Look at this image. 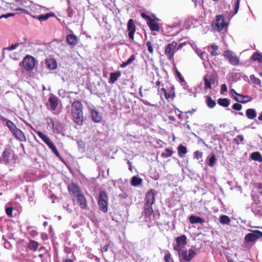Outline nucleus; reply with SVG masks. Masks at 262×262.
<instances>
[{"instance_id": "nucleus-55", "label": "nucleus", "mask_w": 262, "mask_h": 262, "mask_svg": "<svg viewBox=\"0 0 262 262\" xmlns=\"http://www.w3.org/2000/svg\"><path fill=\"white\" fill-rule=\"evenodd\" d=\"M164 96H165V99L167 100H169V99L170 98H174L175 97V94L174 93H173L172 95H170L169 93H168L167 92H166V93H164Z\"/></svg>"}, {"instance_id": "nucleus-4", "label": "nucleus", "mask_w": 262, "mask_h": 262, "mask_svg": "<svg viewBox=\"0 0 262 262\" xmlns=\"http://www.w3.org/2000/svg\"><path fill=\"white\" fill-rule=\"evenodd\" d=\"M98 204L100 210L103 212L106 213L108 211V196L104 191H101L99 194Z\"/></svg>"}, {"instance_id": "nucleus-53", "label": "nucleus", "mask_w": 262, "mask_h": 262, "mask_svg": "<svg viewBox=\"0 0 262 262\" xmlns=\"http://www.w3.org/2000/svg\"><path fill=\"white\" fill-rule=\"evenodd\" d=\"M58 94L60 97L64 98L67 96V93L64 90L61 89L59 90Z\"/></svg>"}, {"instance_id": "nucleus-64", "label": "nucleus", "mask_w": 262, "mask_h": 262, "mask_svg": "<svg viewBox=\"0 0 262 262\" xmlns=\"http://www.w3.org/2000/svg\"><path fill=\"white\" fill-rule=\"evenodd\" d=\"M158 90L159 92V91H162V92L164 93V94L166 93V92H167L165 88H161L160 89L159 88Z\"/></svg>"}, {"instance_id": "nucleus-25", "label": "nucleus", "mask_w": 262, "mask_h": 262, "mask_svg": "<svg viewBox=\"0 0 262 262\" xmlns=\"http://www.w3.org/2000/svg\"><path fill=\"white\" fill-rule=\"evenodd\" d=\"M152 206V205H145L144 212L146 217L150 218V216L153 213L154 210Z\"/></svg>"}, {"instance_id": "nucleus-54", "label": "nucleus", "mask_w": 262, "mask_h": 262, "mask_svg": "<svg viewBox=\"0 0 262 262\" xmlns=\"http://www.w3.org/2000/svg\"><path fill=\"white\" fill-rule=\"evenodd\" d=\"M141 15L142 18L147 20V22L150 21L152 19L149 16L147 15L145 13H142Z\"/></svg>"}, {"instance_id": "nucleus-46", "label": "nucleus", "mask_w": 262, "mask_h": 262, "mask_svg": "<svg viewBox=\"0 0 262 262\" xmlns=\"http://www.w3.org/2000/svg\"><path fill=\"white\" fill-rule=\"evenodd\" d=\"M164 260L165 262H170V261L172 260L171 254L167 252L164 257Z\"/></svg>"}, {"instance_id": "nucleus-36", "label": "nucleus", "mask_w": 262, "mask_h": 262, "mask_svg": "<svg viewBox=\"0 0 262 262\" xmlns=\"http://www.w3.org/2000/svg\"><path fill=\"white\" fill-rule=\"evenodd\" d=\"M250 80L251 81H252V82L256 85H259L260 86V87H261V81L258 78H257L255 76V75H251L250 76Z\"/></svg>"}, {"instance_id": "nucleus-16", "label": "nucleus", "mask_w": 262, "mask_h": 262, "mask_svg": "<svg viewBox=\"0 0 262 262\" xmlns=\"http://www.w3.org/2000/svg\"><path fill=\"white\" fill-rule=\"evenodd\" d=\"M12 133L13 136L20 141H26V137L24 134L19 129L16 128Z\"/></svg>"}, {"instance_id": "nucleus-26", "label": "nucleus", "mask_w": 262, "mask_h": 262, "mask_svg": "<svg viewBox=\"0 0 262 262\" xmlns=\"http://www.w3.org/2000/svg\"><path fill=\"white\" fill-rule=\"evenodd\" d=\"M46 64L47 67L50 70H54L57 68V63L56 61L53 59L47 60Z\"/></svg>"}, {"instance_id": "nucleus-40", "label": "nucleus", "mask_w": 262, "mask_h": 262, "mask_svg": "<svg viewBox=\"0 0 262 262\" xmlns=\"http://www.w3.org/2000/svg\"><path fill=\"white\" fill-rule=\"evenodd\" d=\"M10 154V153L8 150H4L3 152L2 156L3 160L6 162H8Z\"/></svg>"}, {"instance_id": "nucleus-58", "label": "nucleus", "mask_w": 262, "mask_h": 262, "mask_svg": "<svg viewBox=\"0 0 262 262\" xmlns=\"http://www.w3.org/2000/svg\"><path fill=\"white\" fill-rule=\"evenodd\" d=\"M110 247V244H106L105 245H104L102 248V249H101V251L102 252H106L107 250H108V247Z\"/></svg>"}, {"instance_id": "nucleus-15", "label": "nucleus", "mask_w": 262, "mask_h": 262, "mask_svg": "<svg viewBox=\"0 0 262 262\" xmlns=\"http://www.w3.org/2000/svg\"><path fill=\"white\" fill-rule=\"evenodd\" d=\"M238 97L234 96V100L238 102L242 103H246L251 101L252 98L248 95H243L242 94H239L238 96Z\"/></svg>"}, {"instance_id": "nucleus-60", "label": "nucleus", "mask_w": 262, "mask_h": 262, "mask_svg": "<svg viewBox=\"0 0 262 262\" xmlns=\"http://www.w3.org/2000/svg\"><path fill=\"white\" fill-rule=\"evenodd\" d=\"M231 94L233 96H234V95H235L236 96L235 97L238 96V95L239 94L237 93L235 91V90H234V89H232V90H231Z\"/></svg>"}, {"instance_id": "nucleus-50", "label": "nucleus", "mask_w": 262, "mask_h": 262, "mask_svg": "<svg viewBox=\"0 0 262 262\" xmlns=\"http://www.w3.org/2000/svg\"><path fill=\"white\" fill-rule=\"evenodd\" d=\"M13 208L12 207H7L6 209V212L9 216H12V211Z\"/></svg>"}, {"instance_id": "nucleus-38", "label": "nucleus", "mask_w": 262, "mask_h": 262, "mask_svg": "<svg viewBox=\"0 0 262 262\" xmlns=\"http://www.w3.org/2000/svg\"><path fill=\"white\" fill-rule=\"evenodd\" d=\"M229 62L230 64L233 66H236L239 64V60L236 56L233 55L232 57L230 58Z\"/></svg>"}, {"instance_id": "nucleus-39", "label": "nucleus", "mask_w": 262, "mask_h": 262, "mask_svg": "<svg viewBox=\"0 0 262 262\" xmlns=\"http://www.w3.org/2000/svg\"><path fill=\"white\" fill-rule=\"evenodd\" d=\"M6 125L12 133L17 128L16 125L11 121L7 120Z\"/></svg>"}, {"instance_id": "nucleus-8", "label": "nucleus", "mask_w": 262, "mask_h": 262, "mask_svg": "<svg viewBox=\"0 0 262 262\" xmlns=\"http://www.w3.org/2000/svg\"><path fill=\"white\" fill-rule=\"evenodd\" d=\"M177 45V42L173 41L171 43H168L165 47L164 53L169 60H170L173 58L176 52V49Z\"/></svg>"}, {"instance_id": "nucleus-32", "label": "nucleus", "mask_w": 262, "mask_h": 262, "mask_svg": "<svg viewBox=\"0 0 262 262\" xmlns=\"http://www.w3.org/2000/svg\"><path fill=\"white\" fill-rule=\"evenodd\" d=\"M217 103L223 107H227L230 104L229 101L227 98H219L217 100Z\"/></svg>"}, {"instance_id": "nucleus-12", "label": "nucleus", "mask_w": 262, "mask_h": 262, "mask_svg": "<svg viewBox=\"0 0 262 262\" xmlns=\"http://www.w3.org/2000/svg\"><path fill=\"white\" fill-rule=\"evenodd\" d=\"M155 190L151 189L146 194L145 205H152L155 201Z\"/></svg>"}, {"instance_id": "nucleus-52", "label": "nucleus", "mask_w": 262, "mask_h": 262, "mask_svg": "<svg viewBox=\"0 0 262 262\" xmlns=\"http://www.w3.org/2000/svg\"><path fill=\"white\" fill-rule=\"evenodd\" d=\"M233 56L232 52L231 51H227L226 52V54L225 55V58L228 59L229 61L230 59V58L232 57V56Z\"/></svg>"}, {"instance_id": "nucleus-3", "label": "nucleus", "mask_w": 262, "mask_h": 262, "mask_svg": "<svg viewBox=\"0 0 262 262\" xmlns=\"http://www.w3.org/2000/svg\"><path fill=\"white\" fill-rule=\"evenodd\" d=\"M34 132L43 141V142H44L45 143L48 145L49 148L52 151V152H54L56 156L59 157L60 155L56 146L51 141L50 138L39 130H35Z\"/></svg>"}, {"instance_id": "nucleus-51", "label": "nucleus", "mask_w": 262, "mask_h": 262, "mask_svg": "<svg viewBox=\"0 0 262 262\" xmlns=\"http://www.w3.org/2000/svg\"><path fill=\"white\" fill-rule=\"evenodd\" d=\"M240 0H236L234 7V14H236L239 10Z\"/></svg>"}, {"instance_id": "nucleus-17", "label": "nucleus", "mask_w": 262, "mask_h": 262, "mask_svg": "<svg viewBox=\"0 0 262 262\" xmlns=\"http://www.w3.org/2000/svg\"><path fill=\"white\" fill-rule=\"evenodd\" d=\"M121 75V73L120 71H117L115 72L111 73L110 74V79L108 82L111 84L114 83Z\"/></svg>"}, {"instance_id": "nucleus-24", "label": "nucleus", "mask_w": 262, "mask_h": 262, "mask_svg": "<svg viewBox=\"0 0 262 262\" xmlns=\"http://www.w3.org/2000/svg\"><path fill=\"white\" fill-rule=\"evenodd\" d=\"M142 182L143 180L141 178L137 176H134L132 178L130 184L133 186H138L140 185L142 183Z\"/></svg>"}, {"instance_id": "nucleus-31", "label": "nucleus", "mask_w": 262, "mask_h": 262, "mask_svg": "<svg viewBox=\"0 0 262 262\" xmlns=\"http://www.w3.org/2000/svg\"><path fill=\"white\" fill-rule=\"evenodd\" d=\"M38 246L39 244L37 242L34 241H31L29 243L28 246V248L31 250L36 251L37 249Z\"/></svg>"}, {"instance_id": "nucleus-5", "label": "nucleus", "mask_w": 262, "mask_h": 262, "mask_svg": "<svg viewBox=\"0 0 262 262\" xmlns=\"http://www.w3.org/2000/svg\"><path fill=\"white\" fill-rule=\"evenodd\" d=\"M178 252V255L180 259H182L186 261H190L196 255V253L192 249H189L188 251L186 249L182 248L176 250Z\"/></svg>"}, {"instance_id": "nucleus-29", "label": "nucleus", "mask_w": 262, "mask_h": 262, "mask_svg": "<svg viewBox=\"0 0 262 262\" xmlns=\"http://www.w3.org/2000/svg\"><path fill=\"white\" fill-rule=\"evenodd\" d=\"M136 59V56L135 55H132L130 56V57L127 59V60L125 62H123L121 65V68H125L128 65L131 64Z\"/></svg>"}, {"instance_id": "nucleus-35", "label": "nucleus", "mask_w": 262, "mask_h": 262, "mask_svg": "<svg viewBox=\"0 0 262 262\" xmlns=\"http://www.w3.org/2000/svg\"><path fill=\"white\" fill-rule=\"evenodd\" d=\"M164 151L165 152H163L161 154V157L164 158H167L171 157L173 153V150L169 148H166Z\"/></svg>"}, {"instance_id": "nucleus-20", "label": "nucleus", "mask_w": 262, "mask_h": 262, "mask_svg": "<svg viewBox=\"0 0 262 262\" xmlns=\"http://www.w3.org/2000/svg\"><path fill=\"white\" fill-rule=\"evenodd\" d=\"M63 129V126L62 123L58 121H55V124L52 128L53 132L54 133L59 134L61 133Z\"/></svg>"}, {"instance_id": "nucleus-41", "label": "nucleus", "mask_w": 262, "mask_h": 262, "mask_svg": "<svg viewBox=\"0 0 262 262\" xmlns=\"http://www.w3.org/2000/svg\"><path fill=\"white\" fill-rule=\"evenodd\" d=\"M46 121L48 126L52 129L55 124V121L53 119L50 117H47L46 118Z\"/></svg>"}, {"instance_id": "nucleus-45", "label": "nucleus", "mask_w": 262, "mask_h": 262, "mask_svg": "<svg viewBox=\"0 0 262 262\" xmlns=\"http://www.w3.org/2000/svg\"><path fill=\"white\" fill-rule=\"evenodd\" d=\"M215 161V157L214 155H213L209 159L208 165L210 167H213L214 165Z\"/></svg>"}, {"instance_id": "nucleus-61", "label": "nucleus", "mask_w": 262, "mask_h": 262, "mask_svg": "<svg viewBox=\"0 0 262 262\" xmlns=\"http://www.w3.org/2000/svg\"><path fill=\"white\" fill-rule=\"evenodd\" d=\"M4 246H5V248H6L7 249H9V248H10V247H11V245H10V243H9V242H7V243H5L4 244Z\"/></svg>"}, {"instance_id": "nucleus-33", "label": "nucleus", "mask_w": 262, "mask_h": 262, "mask_svg": "<svg viewBox=\"0 0 262 262\" xmlns=\"http://www.w3.org/2000/svg\"><path fill=\"white\" fill-rule=\"evenodd\" d=\"M252 59L254 61H258L259 63H262V54L254 52L252 55Z\"/></svg>"}, {"instance_id": "nucleus-37", "label": "nucleus", "mask_w": 262, "mask_h": 262, "mask_svg": "<svg viewBox=\"0 0 262 262\" xmlns=\"http://www.w3.org/2000/svg\"><path fill=\"white\" fill-rule=\"evenodd\" d=\"M53 14L51 13H47L45 15H41L37 16L35 17L36 18H37L38 20H39L40 21H45L47 20L50 16H53Z\"/></svg>"}, {"instance_id": "nucleus-57", "label": "nucleus", "mask_w": 262, "mask_h": 262, "mask_svg": "<svg viewBox=\"0 0 262 262\" xmlns=\"http://www.w3.org/2000/svg\"><path fill=\"white\" fill-rule=\"evenodd\" d=\"M227 88L225 84H223L221 85V93H223L225 92H227Z\"/></svg>"}, {"instance_id": "nucleus-9", "label": "nucleus", "mask_w": 262, "mask_h": 262, "mask_svg": "<svg viewBox=\"0 0 262 262\" xmlns=\"http://www.w3.org/2000/svg\"><path fill=\"white\" fill-rule=\"evenodd\" d=\"M214 22V28L218 32L222 31L225 27H227V24L225 23L223 16L222 15H217L215 17Z\"/></svg>"}, {"instance_id": "nucleus-10", "label": "nucleus", "mask_w": 262, "mask_h": 262, "mask_svg": "<svg viewBox=\"0 0 262 262\" xmlns=\"http://www.w3.org/2000/svg\"><path fill=\"white\" fill-rule=\"evenodd\" d=\"M136 25L133 19H129L127 24V30L128 32V37L129 39L134 40V34L136 31Z\"/></svg>"}, {"instance_id": "nucleus-19", "label": "nucleus", "mask_w": 262, "mask_h": 262, "mask_svg": "<svg viewBox=\"0 0 262 262\" xmlns=\"http://www.w3.org/2000/svg\"><path fill=\"white\" fill-rule=\"evenodd\" d=\"M49 102L51 110L53 111L55 110L58 104L57 98L55 96H51L49 98Z\"/></svg>"}, {"instance_id": "nucleus-23", "label": "nucleus", "mask_w": 262, "mask_h": 262, "mask_svg": "<svg viewBox=\"0 0 262 262\" xmlns=\"http://www.w3.org/2000/svg\"><path fill=\"white\" fill-rule=\"evenodd\" d=\"M246 115L248 119H254L256 117V112L253 108H248L246 111Z\"/></svg>"}, {"instance_id": "nucleus-59", "label": "nucleus", "mask_w": 262, "mask_h": 262, "mask_svg": "<svg viewBox=\"0 0 262 262\" xmlns=\"http://www.w3.org/2000/svg\"><path fill=\"white\" fill-rule=\"evenodd\" d=\"M128 196V195L126 193L123 192L119 195V197L122 199H125Z\"/></svg>"}, {"instance_id": "nucleus-34", "label": "nucleus", "mask_w": 262, "mask_h": 262, "mask_svg": "<svg viewBox=\"0 0 262 262\" xmlns=\"http://www.w3.org/2000/svg\"><path fill=\"white\" fill-rule=\"evenodd\" d=\"M206 103L207 106L211 108H213L216 105V102L211 97L208 96L206 98Z\"/></svg>"}, {"instance_id": "nucleus-47", "label": "nucleus", "mask_w": 262, "mask_h": 262, "mask_svg": "<svg viewBox=\"0 0 262 262\" xmlns=\"http://www.w3.org/2000/svg\"><path fill=\"white\" fill-rule=\"evenodd\" d=\"M203 157V153L202 152L197 150L194 153V158L197 159L198 160L202 158Z\"/></svg>"}, {"instance_id": "nucleus-2", "label": "nucleus", "mask_w": 262, "mask_h": 262, "mask_svg": "<svg viewBox=\"0 0 262 262\" xmlns=\"http://www.w3.org/2000/svg\"><path fill=\"white\" fill-rule=\"evenodd\" d=\"M70 193L73 196V201H77L79 205L82 207V194L80 188L75 183H71L68 186Z\"/></svg>"}, {"instance_id": "nucleus-11", "label": "nucleus", "mask_w": 262, "mask_h": 262, "mask_svg": "<svg viewBox=\"0 0 262 262\" xmlns=\"http://www.w3.org/2000/svg\"><path fill=\"white\" fill-rule=\"evenodd\" d=\"M177 244L173 246L174 250H178L179 249L182 248L183 246L187 244V237L185 235H182L176 238Z\"/></svg>"}, {"instance_id": "nucleus-30", "label": "nucleus", "mask_w": 262, "mask_h": 262, "mask_svg": "<svg viewBox=\"0 0 262 262\" xmlns=\"http://www.w3.org/2000/svg\"><path fill=\"white\" fill-rule=\"evenodd\" d=\"M220 222L222 224L228 225L230 223L231 220L227 215H222L220 217Z\"/></svg>"}, {"instance_id": "nucleus-6", "label": "nucleus", "mask_w": 262, "mask_h": 262, "mask_svg": "<svg viewBox=\"0 0 262 262\" xmlns=\"http://www.w3.org/2000/svg\"><path fill=\"white\" fill-rule=\"evenodd\" d=\"M204 89H211V84H214L217 80V75L216 73H208L203 78Z\"/></svg>"}, {"instance_id": "nucleus-48", "label": "nucleus", "mask_w": 262, "mask_h": 262, "mask_svg": "<svg viewBox=\"0 0 262 262\" xmlns=\"http://www.w3.org/2000/svg\"><path fill=\"white\" fill-rule=\"evenodd\" d=\"M174 71H175L177 76L179 78L180 81L184 82L185 80H184V78L182 77L181 74L179 72V71L178 70V69L176 68H175Z\"/></svg>"}, {"instance_id": "nucleus-13", "label": "nucleus", "mask_w": 262, "mask_h": 262, "mask_svg": "<svg viewBox=\"0 0 262 262\" xmlns=\"http://www.w3.org/2000/svg\"><path fill=\"white\" fill-rule=\"evenodd\" d=\"M92 119L94 122L100 123L103 119L101 114L96 109L90 108Z\"/></svg>"}, {"instance_id": "nucleus-44", "label": "nucleus", "mask_w": 262, "mask_h": 262, "mask_svg": "<svg viewBox=\"0 0 262 262\" xmlns=\"http://www.w3.org/2000/svg\"><path fill=\"white\" fill-rule=\"evenodd\" d=\"M244 140V137L242 135H237L235 138L233 139L234 142L238 145L240 142Z\"/></svg>"}, {"instance_id": "nucleus-56", "label": "nucleus", "mask_w": 262, "mask_h": 262, "mask_svg": "<svg viewBox=\"0 0 262 262\" xmlns=\"http://www.w3.org/2000/svg\"><path fill=\"white\" fill-rule=\"evenodd\" d=\"M18 45H19L18 43H15L14 45H12L9 47L7 48V50H10V51L13 50L15 49L18 46Z\"/></svg>"}, {"instance_id": "nucleus-7", "label": "nucleus", "mask_w": 262, "mask_h": 262, "mask_svg": "<svg viewBox=\"0 0 262 262\" xmlns=\"http://www.w3.org/2000/svg\"><path fill=\"white\" fill-rule=\"evenodd\" d=\"M22 63L24 69L30 71L34 69L36 64V60L33 57L27 55L24 58Z\"/></svg>"}, {"instance_id": "nucleus-28", "label": "nucleus", "mask_w": 262, "mask_h": 262, "mask_svg": "<svg viewBox=\"0 0 262 262\" xmlns=\"http://www.w3.org/2000/svg\"><path fill=\"white\" fill-rule=\"evenodd\" d=\"M251 158L256 161L262 162V156L258 151L253 152L251 155Z\"/></svg>"}, {"instance_id": "nucleus-1", "label": "nucleus", "mask_w": 262, "mask_h": 262, "mask_svg": "<svg viewBox=\"0 0 262 262\" xmlns=\"http://www.w3.org/2000/svg\"><path fill=\"white\" fill-rule=\"evenodd\" d=\"M72 113L74 122L78 125L82 124V104L79 100L75 101L72 105Z\"/></svg>"}, {"instance_id": "nucleus-63", "label": "nucleus", "mask_w": 262, "mask_h": 262, "mask_svg": "<svg viewBox=\"0 0 262 262\" xmlns=\"http://www.w3.org/2000/svg\"><path fill=\"white\" fill-rule=\"evenodd\" d=\"M13 15H14V14L12 13H8V14L4 15L3 17H4L5 18H8V17L12 16Z\"/></svg>"}, {"instance_id": "nucleus-21", "label": "nucleus", "mask_w": 262, "mask_h": 262, "mask_svg": "<svg viewBox=\"0 0 262 262\" xmlns=\"http://www.w3.org/2000/svg\"><path fill=\"white\" fill-rule=\"evenodd\" d=\"M67 41L69 45L75 46L78 42V38L74 34H69L67 36Z\"/></svg>"}, {"instance_id": "nucleus-18", "label": "nucleus", "mask_w": 262, "mask_h": 262, "mask_svg": "<svg viewBox=\"0 0 262 262\" xmlns=\"http://www.w3.org/2000/svg\"><path fill=\"white\" fill-rule=\"evenodd\" d=\"M189 222L191 224L200 223L203 224L205 222V220L200 216L191 215L189 217Z\"/></svg>"}, {"instance_id": "nucleus-43", "label": "nucleus", "mask_w": 262, "mask_h": 262, "mask_svg": "<svg viewBox=\"0 0 262 262\" xmlns=\"http://www.w3.org/2000/svg\"><path fill=\"white\" fill-rule=\"evenodd\" d=\"M146 46L147 48L148 51L150 54L152 55L154 54V49H153V44L150 41H148Z\"/></svg>"}, {"instance_id": "nucleus-22", "label": "nucleus", "mask_w": 262, "mask_h": 262, "mask_svg": "<svg viewBox=\"0 0 262 262\" xmlns=\"http://www.w3.org/2000/svg\"><path fill=\"white\" fill-rule=\"evenodd\" d=\"M147 25L151 31H159L160 30V28L158 24L152 19L147 21Z\"/></svg>"}, {"instance_id": "nucleus-27", "label": "nucleus", "mask_w": 262, "mask_h": 262, "mask_svg": "<svg viewBox=\"0 0 262 262\" xmlns=\"http://www.w3.org/2000/svg\"><path fill=\"white\" fill-rule=\"evenodd\" d=\"M178 151L179 156L181 158L184 157V155H185L187 152V149L186 146L181 144L178 147Z\"/></svg>"}, {"instance_id": "nucleus-42", "label": "nucleus", "mask_w": 262, "mask_h": 262, "mask_svg": "<svg viewBox=\"0 0 262 262\" xmlns=\"http://www.w3.org/2000/svg\"><path fill=\"white\" fill-rule=\"evenodd\" d=\"M211 47L212 49V51L210 52L211 55L213 56H217L219 53L216 52V50L219 49L218 46L215 45H212Z\"/></svg>"}, {"instance_id": "nucleus-62", "label": "nucleus", "mask_w": 262, "mask_h": 262, "mask_svg": "<svg viewBox=\"0 0 262 262\" xmlns=\"http://www.w3.org/2000/svg\"><path fill=\"white\" fill-rule=\"evenodd\" d=\"M63 262H73V260L71 259H69L68 258H64L63 259Z\"/></svg>"}, {"instance_id": "nucleus-49", "label": "nucleus", "mask_w": 262, "mask_h": 262, "mask_svg": "<svg viewBox=\"0 0 262 262\" xmlns=\"http://www.w3.org/2000/svg\"><path fill=\"white\" fill-rule=\"evenodd\" d=\"M232 108L236 111H240L242 108V105L239 103H234L232 105Z\"/></svg>"}, {"instance_id": "nucleus-14", "label": "nucleus", "mask_w": 262, "mask_h": 262, "mask_svg": "<svg viewBox=\"0 0 262 262\" xmlns=\"http://www.w3.org/2000/svg\"><path fill=\"white\" fill-rule=\"evenodd\" d=\"M258 232H259V230H254L252 232L247 234L245 237V242L246 243L255 242L259 238Z\"/></svg>"}]
</instances>
